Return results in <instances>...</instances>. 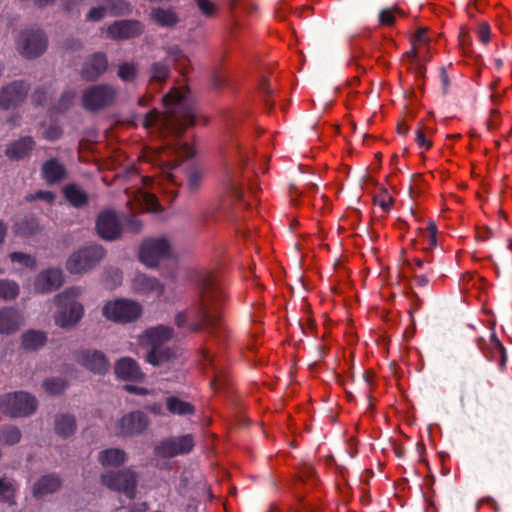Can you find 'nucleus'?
<instances>
[{
    "instance_id": "nucleus-56",
    "label": "nucleus",
    "mask_w": 512,
    "mask_h": 512,
    "mask_svg": "<svg viewBox=\"0 0 512 512\" xmlns=\"http://www.w3.org/2000/svg\"><path fill=\"white\" fill-rule=\"evenodd\" d=\"M159 119V112L157 110H151L149 111L144 119H143V126L145 128H149L157 123Z\"/></svg>"
},
{
    "instance_id": "nucleus-59",
    "label": "nucleus",
    "mask_w": 512,
    "mask_h": 512,
    "mask_svg": "<svg viewBox=\"0 0 512 512\" xmlns=\"http://www.w3.org/2000/svg\"><path fill=\"white\" fill-rule=\"evenodd\" d=\"M83 2V0H62L63 9L72 12Z\"/></svg>"
},
{
    "instance_id": "nucleus-20",
    "label": "nucleus",
    "mask_w": 512,
    "mask_h": 512,
    "mask_svg": "<svg viewBox=\"0 0 512 512\" xmlns=\"http://www.w3.org/2000/svg\"><path fill=\"white\" fill-rule=\"evenodd\" d=\"M34 148V139L31 136H24L8 144L5 155L12 161H20L29 157Z\"/></svg>"
},
{
    "instance_id": "nucleus-55",
    "label": "nucleus",
    "mask_w": 512,
    "mask_h": 512,
    "mask_svg": "<svg viewBox=\"0 0 512 512\" xmlns=\"http://www.w3.org/2000/svg\"><path fill=\"white\" fill-rule=\"evenodd\" d=\"M125 226L132 233H139L142 229L141 221L132 216L126 218Z\"/></svg>"
},
{
    "instance_id": "nucleus-46",
    "label": "nucleus",
    "mask_w": 512,
    "mask_h": 512,
    "mask_svg": "<svg viewBox=\"0 0 512 512\" xmlns=\"http://www.w3.org/2000/svg\"><path fill=\"white\" fill-rule=\"evenodd\" d=\"M395 14L404 15L403 11L398 8H386L379 12V22L384 26H392L395 23Z\"/></svg>"
},
{
    "instance_id": "nucleus-1",
    "label": "nucleus",
    "mask_w": 512,
    "mask_h": 512,
    "mask_svg": "<svg viewBox=\"0 0 512 512\" xmlns=\"http://www.w3.org/2000/svg\"><path fill=\"white\" fill-rule=\"evenodd\" d=\"M226 299L225 292L212 274H206L202 280L197 301L175 317L179 328L188 327L190 332L205 329L210 337L225 342L230 336L228 327L223 323L221 308Z\"/></svg>"
},
{
    "instance_id": "nucleus-39",
    "label": "nucleus",
    "mask_w": 512,
    "mask_h": 512,
    "mask_svg": "<svg viewBox=\"0 0 512 512\" xmlns=\"http://www.w3.org/2000/svg\"><path fill=\"white\" fill-rule=\"evenodd\" d=\"M105 2L106 10H109L113 16L126 15L131 12V4L126 0H105Z\"/></svg>"
},
{
    "instance_id": "nucleus-43",
    "label": "nucleus",
    "mask_w": 512,
    "mask_h": 512,
    "mask_svg": "<svg viewBox=\"0 0 512 512\" xmlns=\"http://www.w3.org/2000/svg\"><path fill=\"white\" fill-rule=\"evenodd\" d=\"M75 98V92L74 91H65L62 93L59 101L51 108V113H63L67 111L70 106L73 103V100Z\"/></svg>"
},
{
    "instance_id": "nucleus-2",
    "label": "nucleus",
    "mask_w": 512,
    "mask_h": 512,
    "mask_svg": "<svg viewBox=\"0 0 512 512\" xmlns=\"http://www.w3.org/2000/svg\"><path fill=\"white\" fill-rule=\"evenodd\" d=\"M77 288H69L54 297V302L59 308L54 316L55 324L61 328L72 326L79 322L84 314L81 303L76 301Z\"/></svg>"
},
{
    "instance_id": "nucleus-57",
    "label": "nucleus",
    "mask_w": 512,
    "mask_h": 512,
    "mask_svg": "<svg viewBox=\"0 0 512 512\" xmlns=\"http://www.w3.org/2000/svg\"><path fill=\"white\" fill-rule=\"evenodd\" d=\"M62 134L61 129L58 126H50L45 131V138L50 141H54L60 138Z\"/></svg>"
},
{
    "instance_id": "nucleus-36",
    "label": "nucleus",
    "mask_w": 512,
    "mask_h": 512,
    "mask_svg": "<svg viewBox=\"0 0 512 512\" xmlns=\"http://www.w3.org/2000/svg\"><path fill=\"white\" fill-rule=\"evenodd\" d=\"M46 341L47 336L41 331L29 330L22 335V347L25 350H37L42 347Z\"/></svg>"
},
{
    "instance_id": "nucleus-19",
    "label": "nucleus",
    "mask_w": 512,
    "mask_h": 512,
    "mask_svg": "<svg viewBox=\"0 0 512 512\" xmlns=\"http://www.w3.org/2000/svg\"><path fill=\"white\" fill-rule=\"evenodd\" d=\"M132 288L138 294L153 298H159L164 293V285L159 280L141 273L133 278Z\"/></svg>"
},
{
    "instance_id": "nucleus-42",
    "label": "nucleus",
    "mask_w": 512,
    "mask_h": 512,
    "mask_svg": "<svg viewBox=\"0 0 512 512\" xmlns=\"http://www.w3.org/2000/svg\"><path fill=\"white\" fill-rule=\"evenodd\" d=\"M423 237L426 241L423 250L428 254L431 252L437 245V226L434 222H430L425 230L422 231Z\"/></svg>"
},
{
    "instance_id": "nucleus-25",
    "label": "nucleus",
    "mask_w": 512,
    "mask_h": 512,
    "mask_svg": "<svg viewBox=\"0 0 512 512\" xmlns=\"http://www.w3.org/2000/svg\"><path fill=\"white\" fill-rule=\"evenodd\" d=\"M175 357L176 352L173 348L166 345H154L147 352L145 360L153 366H160L170 362Z\"/></svg>"
},
{
    "instance_id": "nucleus-15",
    "label": "nucleus",
    "mask_w": 512,
    "mask_h": 512,
    "mask_svg": "<svg viewBox=\"0 0 512 512\" xmlns=\"http://www.w3.org/2000/svg\"><path fill=\"white\" fill-rule=\"evenodd\" d=\"M144 32V25L135 19L117 20L107 27L106 33L112 40L131 39Z\"/></svg>"
},
{
    "instance_id": "nucleus-6",
    "label": "nucleus",
    "mask_w": 512,
    "mask_h": 512,
    "mask_svg": "<svg viewBox=\"0 0 512 512\" xmlns=\"http://www.w3.org/2000/svg\"><path fill=\"white\" fill-rule=\"evenodd\" d=\"M105 256V250L99 245H90L73 253L66 262L71 274H80L96 266Z\"/></svg>"
},
{
    "instance_id": "nucleus-53",
    "label": "nucleus",
    "mask_w": 512,
    "mask_h": 512,
    "mask_svg": "<svg viewBox=\"0 0 512 512\" xmlns=\"http://www.w3.org/2000/svg\"><path fill=\"white\" fill-rule=\"evenodd\" d=\"M199 10L206 17H211L214 14V4L209 0H195Z\"/></svg>"
},
{
    "instance_id": "nucleus-63",
    "label": "nucleus",
    "mask_w": 512,
    "mask_h": 512,
    "mask_svg": "<svg viewBox=\"0 0 512 512\" xmlns=\"http://www.w3.org/2000/svg\"><path fill=\"white\" fill-rule=\"evenodd\" d=\"M147 409H148L151 413H153V414H155V415H159V416H161V415H163V414H164V413H163V410H162V406H161V404H159V403H153V404H150V405H148V406H147Z\"/></svg>"
},
{
    "instance_id": "nucleus-62",
    "label": "nucleus",
    "mask_w": 512,
    "mask_h": 512,
    "mask_svg": "<svg viewBox=\"0 0 512 512\" xmlns=\"http://www.w3.org/2000/svg\"><path fill=\"white\" fill-rule=\"evenodd\" d=\"M426 33H427V30L424 29V28H419L415 35H414V40L418 43H425L427 41L426 39Z\"/></svg>"
},
{
    "instance_id": "nucleus-64",
    "label": "nucleus",
    "mask_w": 512,
    "mask_h": 512,
    "mask_svg": "<svg viewBox=\"0 0 512 512\" xmlns=\"http://www.w3.org/2000/svg\"><path fill=\"white\" fill-rule=\"evenodd\" d=\"M181 149L183 150V157L184 158H190L194 156V150L187 144L182 145Z\"/></svg>"
},
{
    "instance_id": "nucleus-30",
    "label": "nucleus",
    "mask_w": 512,
    "mask_h": 512,
    "mask_svg": "<svg viewBox=\"0 0 512 512\" xmlns=\"http://www.w3.org/2000/svg\"><path fill=\"white\" fill-rule=\"evenodd\" d=\"M171 74V67L164 61L153 62L148 68L149 83L162 86Z\"/></svg>"
},
{
    "instance_id": "nucleus-22",
    "label": "nucleus",
    "mask_w": 512,
    "mask_h": 512,
    "mask_svg": "<svg viewBox=\"0 0 512 512\" xmlns=\"http://www.w3.org/2000/svg\"><path fill=\"white\" fill-rule=\"evenodd\" d=\"M22 324V317L18 310L12 307L0 309V334H12Z\"/></svg>"
},
{
    "instance_id": "nucleus-24",
    "label": "nucleus",
    "mask_w": 512,
    "mask_h": 512,
    "mask_svg": "<svg viewBox=\"0 0 512 512\" xmlns=\"http://www.w3.org/2000/svg\"><path fill=\"white\" fill-rule=\"evenodd\" d=\"M62 481L57 474H47L38 479L33 486V496L42 498L45 495L56 492L61 487Z\"/></svg>"
},
{
    "instance_id": "nucleus-38",
    "label": "nucleus",
    "mask_w": 512,
    "mask_h": 512,
    "mask_svg": "<svg viewBox=\"0 0 512 512\" xmlns=\"http://www.w3.org/2000/svg\"><path fill=\"white\" fill-rule=\"evenodd\" d=\"M21 431L16 426H7L0 430V441L6 445H15L21 440Z\"/></svg>"
},
{
    "instance_id": "nucleus-61",
    "label": "nucleus",
    "mask_w": 512,
    "mask_h": 512,
    "mask_svg": "<svg viewBox=\"0 0 512 512\" xmlns=\"http://www.w3.org/2000/svg\"><path fill=\"white\" fill-rule=\"evenodd\" d=\"M492 230L490 228H482L477 231L476 238L480 241H487L492 237Z\"/></svg>"
},
{
    "instance_id": "nucleus-21",
    "label": "nucleus",
    "mask_w": 512,
    "mask_h": 512,
    "mask_svg": "<svg viewBox=\"0 0 512 512\" xmlns=\"http://www.w3.org/2000/svg\"><path fill=\"white\" fill-rule=\"evenodd\" d=\"M114 372L119 379L125 381H140L144 376L138 363L130 357L119 359L115 363Z\"/></svg>"
},
{
    "instance_id": "nucleus-37",
    "label": "nucleus",
    "mask_w": 512,
    "mask_h": 512,
    "mask_svg": "<svg viewBox=\"0 0 512 512\" xmlns=\"http://www.w3.org/2000/svg\"><path fill=\"white\" fill-rule=\"evenodd\" d=\"M20 292L19 285L10 279H0V299L11 301L18 297Z\"/></svg>"
},
{
    "instance_id": "nucleus-16",
    "label": "nucleus",
    "mask_w": 512,
    "mask_h": 512,
    "mask_svg": "<svg viewBox=\"0 0 512 512\" xmlns=\"http://www.w3.org/2000/svg\"><path fill=\"white\" fill-rule=\"evenodd\" d=\"M79 362L94 374H105L109 369V360L106 355L99 350L84 349L78 355Z\"/></svg>"
},
{
    "instance_id": "nucleus-3",
    "label": "nucleus",
    "mask_w": 512,
    "mask_h": 512,
    "mask_svg": "<svg viewBox=\"0 0 512 512\" xmlns=\"http://www.w3.org/2000/svg\"><path fill=\"white\" fill-rule=\"evenodd\" d=\"M37 405L36 398L23 391L7 393L0 398V410L12 418L32 415Z\"/></svg>"
},
{
    "instance_id": "nucleus-23",
    "label": "nucleus",
    "mask_w": 512,
    "mask_h": 512,
    "mask_svg": "<svg viewBox=\"0 0 512 512\" xmlns=\"http://www.w3.org/2000/svg\"><path fill=\"white\" fill-rule=\"evenodd\" d=\"M42 178L52 185L61 182L66 176V169L56 158L45 161L41 168Z\"/></svg>"
},
{
    "instance_id": "nucleus-54",
    "label": "nucleus",
    "mask_w": 512,
    "mask_h": 512,
    "mask_svg": "<svg viewBox=\"0 0 512 512\" xmlns=\"http://www.w3.org/2000/svg\"><path fill=\"white\" fill-rule=\"evenodd\" d=\"M393 199L388 194L387 190H384L382 195H379L375 198V203H377L384 211H388L391 208Z\"/></svg>"
},
{
    "instance_id": "nucleus-26",
    "label": "nucleus",
    "mask_w": 512,
    "mask_h": 512,
    "mask_svg": "<svg viewBox=\"0 0 512 512\" xmlns=\"http://www.w3.org/2000/svg\"><path fill=\"white\" fill-rule=\"evenodd\" d=\"M149 16L155 24L163 28H173L179 22L178 14L171 8H152Z\"/></svg>"
},
{
    "instance_id": "nucleus-7",
    "label": "nucleus",
    "mask_w": 512,
    "mask_h": 512,
    "mask_svg": "<svg viewBox=\"0 0 512 512\" xmlns=\"http://www.w3.org/2000/svg\"><path fill=\"white\" fill-rule=\"evenodd\" d=\"M166 106L172 105L170 113L173 120L179 126V133H183L188 127L195 123L193 107L178 92H170L163 97Z\"/></svg>"
},
{
    "instance_id": "nucleus-51",
    "label": "nucleus",
    "mask_w": 512,
    "mask_h": 512,
    "mask_svg": "<svg viewBox=\"0 0 512 512\" xmlns=\"http://www.w3.org/2000/svg\"><path fill=\"white\" fill-rule=\"evenodd\" d=\"M47 98V91L44 87H37L32 94V102L37 106L44 105Z\"/></svg>"
},
{
    "instance_id": "nucleus-44",
    "label": "nucleus",
    "mask_w": 512,
    "mask_h": 512,
    "mask_svg": "<svg viewBox=\"0 0 512 512\" xmlns=\"http://www.w3.org/2000/svg\"><path fill=\"white\" fill-rule=\"evenodd\" d=\"M43 389L50 395H59L66 388V381L62 378H49L42 384Z\"/></svg>"
},
{
    "instance_id": "nucleus-18",
    "label": "nucleus",
    "mask_w": 512,
    "mask_h": 512,
    "mask_svg": "<svg viewBox=\"0 0 512 512\" xmlns=\"http://www.w3.org/2000/svg\"><path fill=\"white\" fill-rule=\"evenodd\" d=\"M64 282V275L59 268H49L38 274L34 288L39 293H49L58 289Z\"/></svg>"
},
{
    "instance_id": "nucleus-32",
    "label": "nucleus",
    "mask_w": 512,
    "mask_h": 512,
    "mask_svg": "<svg viewBox=\"0 0 512 512\" xmlns=\"http://www.w3.org/2000/svg\"><path fill=\"white\" fill-rule=\"evenodd\" d=\"M76 427V419L71 414H59L55 417V433L62 438L72 436Z\"/></svg>"
},
{
    "instance_id": "nucleus-10",
    "label": "nucleus",
    "mask_w": 512,
    "mask_h": 512,
    "mask_svg": "<svg viewBox=\"0 0 512 512\" xmlns=\"http://www.w3.org/2000/svg\"><path fill=\"white\" fill-rule=\"evenodd\" d=\"M195 446L192 434L163 439L155 446L154 452L162 458H173L190 453Z\"/></svg>"
},
{
    "instance_id": "nucleus-9",
    "label": "nucleus",
    "mask_w": 512,
    "mask_h": 512,
    "mask_svg": "<svg viewBox=\"0 0 512 512\" xmlns=\"http://www.w3.org/2000/svg\"><path fill=\"white\" fill-rule=\"evenodd\" d=\"M101 480L109 489L123 492L130 499L135 497L137 476L134 471L130 469L109 471L101 475Z\"/></svg>"
},
{
    "instance_id": "nucleus-50",
    "label": "nucleus",
    "mask_w": 512,
    "mask_h": 512,
    "mask_svg": "<svg viewBox=\"0 0 512 512\" xmlns=\"http://www.w3.org/2000/svg\"><path fill=\"white\" fill-rule=\"evenodd\" d=\"M478 38L483 44H488L491 37V29L487 22H481L478 27Z\"/></svg>"
},
{
    "instance_id": "nucleus-58",
    "label": "nucleus",
    "mask_w": 512,
    "mask_h": 512,
    "mask_svg": "<svg viewBox=\"0 0 512 512\" xmlns=\"http://www.w3.org/2000/svg\"><path fill=\"white\" fill-rule=\"evenodd\" d=\"M124 389L127 392L135 394V395H146V394H148V389L147 388L140 387V386H135V385H131V384L125 385Z\"/></svg>"
},
{
    "instance_id": "nucleus-33",
    "label": "nucleus",
    "mask_w": 512,
    "mask_h": 512,
    "mask_svg": "<svg viewBox=\"0 0 512 512\" xmlns=\"http://www.w3.org/2000/svg\"><path fill=\"white\" fill-rule=\"evenodd\" d=\"M224 190L227 195L233 199L240 201L243 197L242 187L238 180V172L235 170H227L222 181Z\"/></svg>"
},
{
    "instance_id": "nucleus-41",
    "label": "nucleus",
    "mask_w": 512,
    "mask_h": 512,
    "mask_svg": "<svg viewBox=\"0 0 512 512\" xmlns=\"http://www.w3.org/2000/svg\"><path fill=\"white\" fill-rule=\"evenodd\" d=\"M138 69L137 64L133 62H124L119 65L117 75L125 82L134 81L137 77Z\"/></svg>"
},
{
    "instance_id": "nucleus-45",
    "label": "nucleus",
    "mask_w": 512,
    "mask_h": 512,
    "mask_svg": "<svg viewBox=\"0 0 512 512\" xmlns=\"http://www.w3.org/2000/svg\"><path fill=\"white\" fill-rule=\"evenodd\" d=\"M9 258L12 262L19 263L30 269H35L37 265L36 259L33 256L23 252H12Z\"/></svg>"
},
{
    "instance_id": "nucleus-11",
    "label": "nucleus",
    "mask_w": 512,
    "mask_h": 512,
    "mask_svg": "<svg viewBox=\"0 0 512 512\" xmlns=\"http://www.w3.org/2000/svg\"><path fill=\"white\" fill-rule=\"evenodd\" d=\"M170 244L167 239L154 238L143 241L140 246L139 258L148 267H156L160 259L169 254Z\"/></svg>"
},
{
    "instance_id": "nucleus-17",
    "label": "nucleus",
    "mask_w": 512,
    "mask_h": 512,
    "mask_svg": "<svg viewBox=\"0 0 512 512\" xmlns=\"http://www.w3.org/2000/svg\"><path fill=\"white\" fill-rule=\"evenodd\" d=\"M108 68V59L105 53L95 52L83 63L81 69V76L86 81H95L98 79Z\"/></svg>"
},
{
    "instance_id": "nucleus-48",
    "label": "nucleus",
    "mask_w": 512,
    "mask_h": 512,
    "mask_svg": "<svg viewBox=\"0 0 512 512\" xmlns=\"http://www.w3.org/2000/svg\"><path fill=\"white\" fill-rule=\"evenodd\" d=\"M166 53L168 58L176 64L182 65L183 62L187 59L184 52L180 49L178 45H172L167 47Z\"/></svg>"
},
{
    "instance_id": "nucleus-14",
    "label": "nucleus",
    "mask_w": 512,
    "mask_h": 512,
    "mask_svg": "<svg viewBox=\"0 0 512 512\" xmlns=\"http://www.w3.org/2000/svg\"><path fill=\"white\" fill-rule=\"evenodd\" d=\"M30 89L27 82L23 80L14 81L3 87L0 91V108L10 109L21 104Z\"/></svg>"
},
{
    "instance_id": "nucleus-31",
    "label": "nucleus",
    "mask_w": 512,
    "mask_h": 512,
    "mask_svg": "<svg viewBox=\"0 0 512 512\" xmlns=\"http://www.w3.org/2000/svg\"><path fill=\"white\" fill-rule=\"evenodd\" d=\"M126 460L127 455L125 451L120 448L105 449L98 454V461L105 467H118L125 463Z\"/></svg>"
},
{
    "instance_id": "nucleus-12",
    "label": "nucleus",
    "mask_w": 512,
    "mask_h": 512,
    "mask_svg": "<svg viewBox=\"0 0 512 512\" xmlns=\"http://www.w3.org/2000/svg\"><path fill=\"white\" fill-rule=\"evenodd\" d=\"M95 227L98 235L104 240L114 241L121 236L122 227L114 210L101 211L97 216Z\"/></svg>"
},
{
    "instance_id": "nucleus-27",
    "label": "nucleus",
    "mask_w": 512,
    "mask_h": 512,
    "mask_svg": "<svg viewBox=\"0 0 512 512\" xmlns=\"http://www.w3.org/2000/svg\"><path fill=\"white\" fill-rule=\"evenodd\" d=\"M62 193L70 205L75 208H83L89 202L88 194L75 183L66 184Z\"/></svg>"
},
{
    "instance_id": "nucleus-47",
    "label": "nucleus",
    "mask_w": 512,
    "mask_h": 512,
    "mask_svg": "<svg viewBox=\"0 0 512 512\" xmlns=\"http://www.w3.org/2000/svg\"><path fill=\"white\" fill-rule=\"evenodd\" d=\"M426 134H432V131L419 124L415 131V142L420 148L429 150L432 147V141L427 138Z\"/></svg>"
},
{
    "instance_id": "nucleus-4",
    "label": "nucleus",
    "mask_w": 512,
    "mask_h": 512,
    "mask_svg": "<svg viewBox=\"0 0 512 512\" xmlns=\"http://www.w3.org/2000/svg\"><path fill=\"white\" fill-rule=\"evenodd\" d=\"M102 314L115 323H131L141 316L142 306L133 300L116 299L105 303Z\"/></svg>"
},
{
    "instance_id": "nucleus-60",
    "label": "nucleus",
    "mask_w": 512,
    "mask_h": 512,
    "mask_svg": "<svg viewBox=\"0 0 512 512\" xmlns=\"http://www.w3.org/2000/svg\"><path fill=\"white\" fill-rule=\"evenodd\" d=\"M433 274V270L429 269V271L425 274L415 275V281L418 286L424 287L429 283V275Z\"/></svg>"
},
{
    "instance_id": "nucleus-35",
    "label": "nucleus",
    "mask_w": 512,
    "mask_h": 512,
    "mask_svg": "<svg viewBox=\"0 0 512 512\" xmlns=\"http://www.w3.org/2000/svg\"><path fill=\"white\" fill-rule=\"evenodd\" d=\"M13 229L16 235L28 237L38 231L39 224L34 216L26 215L14 223Z\"/></svg>"
},
{
    "instance_id": "nucleus-28",
    "label": "nucleus",
    "mask_w": 512,
    "mask_h": 512,
    "mask_svg": "<svg viewBox=\"0 0 512 512\" xmlns=\"http://www.w3.org/2000/svg\"><path fill=\"white\" fill-rule=\"evenodd\" d=\"M174 330L169 326L158 325L144 332V338L150 346L164 345V342L173 337Z\"/></svg>"
},
{
    "instance_id": "nucleus-52",
    "label": "nucleus",
    "mask_w": 512,
    "mask_h": 512,
    "mask_svg": "<svg viewBox=\"0 0 512 512\" xmlns=\"http://www.w3.org/2000/svg\"><path fill=\"white\" fill-rule=\"evenodd\" d=\"M106 11V8L102 6L93 7L88 11L86 19L95 22L100 21L104 18Z\"/></svg>"
},
{
    "instance_id": "nucleus-13",
    "label": "nucleus",
    "mask_w": 512,
    "mask_h": 512,
    "mask_svg": "<svg viewBox=\"0 0 512 512\" xmlns=\"http://www.w3.org/2000/svg\"><path fill=\"white\" fill-rule=\"evenodd\" d=\"M149 419L142 411H133L121 417L116 424V433L120 436H133L142 433Z\"/></svg>"
},
{
    "instance_id": "nucleus-34",
    "label": "nucleus",
    "mask_w": 512,
    "mask_h": 512,
    "mask_svg": "<svg viewBox=\"0 0 512 512\" xmlns=\"http://www.w3.org/2000/svg\"><path fill=\"white\" fill-rule=\"evenodd\" d=\"M166 408L170 414L178 416L193 415L196 411L193 404L183 401L177 396L166 398Z\"/></svg>"
},
{
    "instance_id": "nucleus-29",
    "label": "nucleus",
    "mask_w": 512,
    "mask_h": 512,
    "mask_svg": "<svg viewBox=\"0 0 512 512\" xmlns=\"http://www.w3.org/2000/svg\"><path fill=\"white\" fill-rule=\"evenodd\" d=\"M477 346L480 350L483 351L485 356L491 361H499L498 365L500 368H503L507 361V353L506 349L500 341L494 346H489L488 352L485 351V347L487 346V342L484 338L479 337L477 339Z\"/></svg>"
},
{
    "instance_id": "nucleus-40",
    "label": "nucleus",
    "mask_w": 512,
    "mask_h": 512,
    "mask_svg": "<svg viewBox=\"0 0 512 512\" xmlns=\"http://www.w3.org/2000/svg\"><path fill=\"white\" fill-rule=\"evenodd\" d=\"M15 488L13 484L0 478V500L9 506L15 505Z\"/></svg>"
},
{
    "instance_id": "nucleus-49",
    "label": "nucleus",
    "mask_w": 512,
    "mask_h": 512,
    "mask_svg": "<svg viewBox=\"0 0 512 512\" xmlns=\"http://www.w3.org/2000/svg\"><path fill=\"white\" fill-rule=\"evenodd\" d=\"M26 200L28 202H33L35 200H41V201H45L47 203H52L55 200V194L51 191L39 190L33 194H29L26 197Z\"/></svg>"
},
{
    "instance_id": "nucleus-8",
    "label": "nucleus",
    "mask_w": 512,
    "mask_h": 512,
    "mask_svg": "<svg viewBox=\"0 0 512 512\" xmlns=\"http://www.w3.org/2000/svg\"><path fill=\"white\" fill-rule=\"evenodd\" d=\"M117 95V89L109 84L88 87L82 95V105L87 111L96 112L110 106Z\"/></svg>"
},
{
    "instance_id": "nucleus-5",
    "label": "nucleus",
    "mask_w": 512,
    "mask_h": 512,
    "mask_svg": "<svg viewBox=\"0 0 512 512\" xmlns=\"http://www.w3.org/2000/svg\"><path fill=\"white\" fill-rule=\"evenodd\" d=\"M47 46V36L41 29L23 30L16 40L17 50L28 59H34L42 55L46 51Z\"/></svg>"
}]
</instances>
